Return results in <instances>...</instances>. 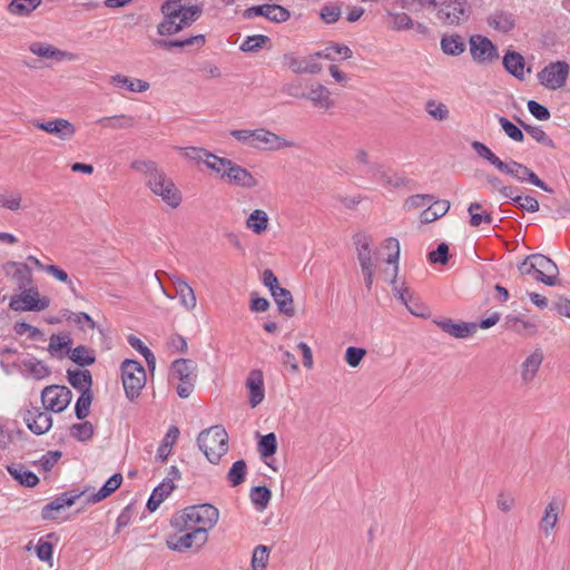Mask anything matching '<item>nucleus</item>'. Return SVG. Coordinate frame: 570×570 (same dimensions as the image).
Segmentation results:
<instances>
[{
    "instance_id": "f257e3e1",
    "label": "nucleus",
    "mask_w": 570,
    "mask_h": 570,
    "mask_svg": "<svg viewBox=\"0 0 570 570\" xmlns=\"http://www.w3.org/2000/svg\"><path fill=\"white\" fill-rule=\"evenodd\" d=\"M163 20L157 26L159 36H174L196 22L204 12L202 3L191 0H166L160 8Z\"/></svg>"
},
{
    "instance_id": "f03ea898",
    "label": "nucleus",
    "mask_w": 570,
    "mask_h": 570,
    "mask_svg": "<svg viewBox=\"0 0 570 570\" xmlns=\"http://www.w3.org/2000/svg\"><path fill=\"white\" fill-rule=\"evenodd\" d=\"M131 168L145 174L146 185L157 196H159L164 203L171 208H177L183 196L180 190L176 187L171 178L161 170L157 163L153 160H135L131 163Z\"/></svg>"
},
{
    "instance_id": "7ed1b4c3",
    "label": "nucleus",
    "mask_w": 570,
    "mask_h": 570,
    "mask_svg": "<svg viewBox=\"0 0 570 570\" xmlns=\"http://www.w3.org/2000/svg\"><path fill=\"white\" fill-rule=\"evenodd\" d=\"M219 519V511L210 503L190 505L176 512L170 518V525L175 530H184L186 527L205 528V533L213 529Z\"/></svg>"
},
{
    "instance_id": "20e7f679",
    "label": "nucleus",
    "mask_w": 570,
    "mask_h": 570,
    "mask_svg": "<svg viewBox=\"0 0 570 570\" xmlns=\"http://www.w3.org/2000/svg\"><path fill=\"white\" fill-rule=\"evenodd\" d=\"M197 445L210 463L217 464L228 451V434L223 425L210 426L198 434Z\"/></svg>"
},
{
    "instance_id": "39448f33",
    "label": "nucleus",
    "mask_w": 570,
    "mask_h": 570,
    "mask_svg": "<svg viewBox=\"0 0 570 570\" xmlns=\"http://www.w3.org/2000/svg\"><path fill=\"white\" fill-rule=\"evenodd\" d=\"M120 371L126 397L132 402L140 396L146 384L145 367L137 360L126 358L121 363Z\"/></svg>"
},
{
    "instance_id": "423d86ee",
    "label": "nucleus",
    "mask_w": 570,
    "mask_h": 570,
    "mask_svg": "<svg viewBox=\"0 0 570 570\" xmlns=\"http://www.w3.org/2000/svg\"><path fill=\"white\" fill-rule=\"evenodd\" d=\"M205 528L186 527L184 530H176L184 534H170L166 538V546L169 550L184 553L187 550H199L208 541V534L205 533Z\"/></svg>"
},
{
    "instance_id": "0eeeda50",
    "label": "nucleus",
    "mask_w": 570,
    "mask_h": 570,
    "mask_svg": "<svg viewBox=\"0 0 570 570\" xmlns=\"http://www.w3.org/2000/svg\"><path fill=\"white\" fill-rule=\"evenodd\" d=\"M170 379L179 381L177 394L181 399H187L193 393L197 379L195 363L188 358L175 360L171 363Z\"/></svg>"
},
{
    "instance_id": "6e6552de",
    "label": "nucleus",
    "mask_w": 570,
    "mask_h": 570,
    "mask_svg": "<svg viewBox=\"0 0 570 570\" xmlns=\"http://www.w3.org/2000/svg\"><path fill=\"white\" fill-rule=\"evenodd\" d=\"M472 7L468 0H443L436 8V18L445 26H460L468 21Z\"/></svg>"
},
{
    "instance_id": "1a4fd4ad",
    "label": "nucleus",
    "mask_w": 570,
    "mask_h": 570,
    "mask_svg": "<svg viewBox=\"0 0 570 570\" xmlns=\"http://www.w3.org/2000/svg\"><path fill=\"white\" fill-rule=\"evenodd\" d=\"M21 294L10 297L9 307L16 312H40L49 306L47 297H40L37 287L20 288Z\"/></svg>"
},
{
    "instance_id": "9d476101",
    "label": "nucleus",
    "mask_w": 570,
    "mask_h": 570,
    "mask_svg": "<svg viewBox=\"0 0 570 570\" xmlns=\"http://www.w3.org/2000/svg\"><path fill=\"white\" fill-rule=\"evenodd\" d=\"M72 392L65 385H49L41 392V401L46 411L60 413L70 404Z\"/></svg>"
},
{
    "instance_id": "9b49d317",
    "label": "nucleus",
    "mask_w": 570,
    "mask_h": 570,
    "mask_svg": "<svg viewBox=\"0 0 570 570\" xmlns=\"http://www.w3.org/2000/svg\"><path fill=\"white\" fill-rule=\"evenodd\" d=\"M569 69L566 61L550 62L538 73V80L547 89L557 90L566 85Z\"/></svg>"
},
{
    "instance_id": "f8f14e48",
    "label": "nucleus",
    "mask_w": 570,
    "mask_h": 570,
    "mask_svg": "<svg viewBox=\"0 0 570 570\" xmlns=\"http://www.w3.org/2000/svg\"><path fill=\"white\" fill-rule=\"evenodd\" d=\"M469 45L470 55L479 65L490 63L499 58L498 47L485 36H471Z\"/></svg>"
},
{
    "instance_id": "ddd939ff",
    "label": "nucleus",
    "mask_w": 570,
    "mask_h": 570,
    "mask_svg": "<svg viewBox=\"0 0 570 570\" xmlns=\"http://www.w3.org/2000/svg\"><path fill=\"white\" fill-rule=\"evenodd\" d=\"M155 45L164 50L179 48L185 50V52L191 53L200 50L206 45V37L203 33H198L175 39H159Z\"/></svg>"
},
{
    "instance_id": "4468645a",
    "label": "nucleus",
    "mask_w": 570,
    "mask_h": 570,
    "mask_svg": "<svg viewBox=\"0 0 570 570\" xmlns=\"http://www.w3.org/2000/svg\"><path fill=\"white\" fill-rule=\"evenodd\" d=\"M22 419L27 428L36 435H42L52 426V417L48 411L31 406L23 412Z\"/></svg>"
},
{
    "instance_id": "2eb2a0df",
    "label": "nucleus",
    "mask_w": 570,
    "mask_h": 570,
    "mask_svg": "<svg viewBox=\"0 0 570 570\" xmlns=\"http://www.w3.org/2000/svg\"><path fill=\"white\" fill-rule=\"evenodd\" d=\"M36 128L43 130L61 140H70L76 135V127L72 122L63 118H56L48 121L32 120Z\"/></svg>"
},
{
    "instance_id": "dca6fc26",
    "label": "nucleus",
    "mask_w": 570,
    "mask_h": 570,
    "mask_svg": "<svg viewBox=\"0 0 570 570\" xmlns=\"http://www.w3.org/2000/svg\"><path fill=\"white\" fill-rule=\"evenodd\" d=\"M293 146V141L286 140L277 134L264 128L254 130V142H250V147L263 148L266 150H279Z\"/></svg>"
},
{
    "instance_id": "f3484780",
    "label": "nucleus",
    "mask_w": 570,
    "mask_h": 570,
    "mask_svg": "<svg viewBox=\"0 0 570 570\" xmlns=\"http://www.w3.org/2000/svg\"><path fill=\"white\" fill-rule=\"evenodd\" d=\"M265 17L273 22H285L289 19V10L276 3L253 6L244 11L245 18Z\"/></svg>"
},
{
    "instance_id": "a211bd4d",
    "label": "nucleus",
    "mask_w": 570,
    "mask_h": 570,
    "mask_svg": "<svg viewBox=\"0 0 570 570\" xmlns=\"http://www.w3.org/2000/svg\"><path fill=\"white\" fill-rule=\"evenodd\" d=\"M83 493V491L76 490H69L60 493L58 497L42 507V520H55V512H58L66 507H71Z\"/></svg>"
},
{
    "instance_id": "6ab92c4d",
    "label": "nucleus",
    "mask_w": 570,
    "mask_h": 570,
    "mask_svg": "<svg viewBox=\"0 0 570 570\" xmlns=\"http://www.w3.org/2000/svg\"><path fill=\"white\" fill-rule=\"evenodd\" d=\"M225 165H228L229 167H227V171H225L224 178H227L229 184L248 189L258 185V180L246 168L234 161H225Z\"/></svg>"
},
{
    "instance_id": "aec40b11",
    "label": "nucleus",
    "mask_w": 570,
    "mask_h": 570,
    "mask_svg": "<svg viewBox=\"0 0 570 570\" xmlns=\"http://www.w3.org/2000/svg\"><path fill=\"white\" fill-rule=\"evenodd\" d=\"M531 258L534 259V266L538 267V274L534 275V279L548 286L556 285L558 276L557 265L542 254H532Z\"/></svg>"
},
{
    "instance_id": "412c9836",
    "label": "nucleus",
    "mask_w": 570,
    "mask_h": 570,
    "mask_svg": "<svg viewBox=\"0 0 570 570\" xmlns=\"http://www.w3.org/2000/svg\"><path fill=\"white\" fill-rule=\"evenodd\" d=\"M434 323L443 332L450 334L455 338L470 337L476 332L478 328V325L474 322H454L452 318L435 320Z\"/></svg>"
},
{
    "instance_id": "4be33fe9",
    "label": "nucleus",
    "mask_w": 570,
    "mask_h": 570,
    "mask_svg": "<svg viewBox=\"0 0 570 570\" xmlns=\"http://www.w3.org/2000/svg\"><path fill=\"white\" fill-rule=\"evenodd\" d=\"M288 95L309 100L315 107L328 110L334 106V101L331 98V91L323 85L317 83L315 87H312L307 94L292 92L288 91Z\"/></svg>"
},
{
    "instance_id": "5701e85b",
    "label": "nucleus",
    "mask_w": 570,
    "mask_h": 570,
    "mask_svg": "<svg viewBox=\"0 0 570 570\" xmlns=\"http://www.w3.org/2000/svg\"><path fill=\"white\" fill-rule=\"evenodd\" d=\"M30 52L38 57H42L46 59H56V60H75L76 55L69 51L60 50L49 43L36 41L30 43L29 46Z\"/></svg>"
},
{
    "instance_id": "b1692460",
    "label": "nucleus",
    "mask_w": 570,
    "mask_h": 570,
    "mask_svg": "<svg viewBox=\"0 0 570 570\" xmlns=\"http://www.w3.org/2000/svg\"><path fill=\"white\" fill-rule=\"evenodd\" d=\"M367 173L384 186H391L393 188L404 186L407 181L406 178L397 176L392 169H386L380 164L370 165Z\"/></svg>"
},
{
    "instance_id": "393cba45",
    "label": "nucleus",
    "mask_w": 570,
    "mask_h": 570,
    "mask_svg": "<svg viewBox=\"0 0 570 570\" xmlns=\"http://www.w3.org/2000/svg\"><path fill=\"white\" fill-rule=\"evenodd\" d=\"M173 284L175 287L176 297H178L180 305L187 311H193L197 304L195 291L184 277L178 275L173 277Z\"/></svg>"
},
{
    "instance_id": "a878e982",
    "label": "nucleus",
    "mask_w": 570,
    "mask_h": 570,
    "mask_svg": "<svg viewBox=\"0 0 570 570\" xmlns=\"http://www.w3.org/2000/svg\"><path fill=\"white\" fill-rule=\"evenodd\" d=\"M3 269L7 276H10L18 282L19 288L31 286L32 273L26 263L7 262L3 265Z\"/></svg>"
},
{
    "instance_id": "bb28decb",
    "label": "nucleus",
    "mask_w": 570,
    "mask_h": 570,
    "mask_svg": "<svg viewBox=\"0 0 570 570\" xmlns=\"http://www.w3.org/2000/svg\"><path fill=\"white\" fill-rule=\"evenodd\" d=\"M563 505L562 503L553 498L546 507L543 511V515L539 522V529L544 533L546 537H549L559 518V513L562 511Z\"/></svg>"
},
{
    "instance_id": "cd10ccee",
    "label": "nucleus",
    "mask_w": 570,
    "mask_h": 570,
    "mask_svg": "<svg viewBox=\"0 0 570 570\" xmlns=\"http://www.w3.org/2000/svg\"><path fill=\"white\" fill-rule=\"evenodd\" d=\"M283 62L294 73H311L316 75L322 71V65L315 61H306L296 57L293 52L284 53Z\"/></svg>"
},
{
    "instance_id": "c85d7f7f",
    "label": "nucleus",
    "mask_w": 570,
    "mask_h": 570,
    "mask_svg": "<svg viewBox=\"0 0 570 570\" xmlns=\"http://www.w3.org/2000/svg\"><path fill=\"white\" fill-rule=\"evenodd\" d=\"M246 387L249 392V404L252 407H256L263 402L265 396L262 371L253 370L249 372L246 380Z\"/></svg>"
},
{
    "instance_id": "c756f323",
    "label": "nucleus",
    "mask_w": 570,
    "mask_h": 570,
    "mask_svg": "<svg viewBox=\"0 0 570 570\" xmlns=\"http://www.w3.org/2000/svg\"><path fill=\"white\" fill-rule=\"evenodd\" d=\"M488 24L494 30L508 33L515 27L514 14L510 11L498 9L487 18Z\"/></svg>"
},
{
    "instance_id": "7c9ffc66",
    "label": "nucleus",
    "mask_w": 570,
    "mask_h": 570,
    "mask_svg": "<svg viewBox=\"0 0 570 570\" xmlns=\"http://www.w3.org/2000/svg\"><path fill=\"white\" fill-rule=\"evenodd\" d=\"M109 83L115 88L125 89L129 92H145L149 89V82L117 73L110 77Z\"/></svg>"
},
{
    "instance_id": "2f4dec72",
    "label": "nucleus",
    "mask_w": 570,
    "mask_h": 570,
    "mask_svg": "<svg viewBox=\"0 0 570 570\" xmlns=\"http://www.w3.org/2000/svg\"><path fill=\"white\" fill-rule=\"evenodd\" d=\"M176 489L174 483H170V480H163L158 485L154 488L151 494L149 495L146 508L149 512H155L159 505L165 501V499L171 494V492Z\"/></svg>"
},
{
    "instance_id": "473e14b6",
    "label": "nucleus",
    "mask_w": 570,
    "mask_h": 570,
    "mask_svg": "<svg viewBox=\"0 0 570 570\" xmlns=\"http://www.w3.org/2000/svg\"><path fill=\"white\" fill-rule=\"evenodd\" d=\"M502 63L507 72L519 80L524 79V66L525 61L521 53L508 50L503 56Z\"/></svg>"
},
{
    "instance_id": "72a5a7b5",
    "label": "nucleus",
    "mask_w": 570,
    "mask_h": 570,
    "mask_svg": "<svg viewBox=\"0 0 570 570\" xmlns=\"http://www.w3.org/2000/svg\"><path fill=\"white\" fill-rule=\"evenodd\" d=\"M69 384L80 393L91 392L92 376L89 370H68Z\"/></svg>"
},
{
    "instance_id": "f704fd0d",
    "label": "nucleus",
    "mask_w": 570,
    "mask_h": 570,
    "mask_svg": "<svg viewBox=\"0 0 570 570\" xmlns=\"http://www.w3.org/2000/svg\"><path fill=\"white\" fill-rule=\"evenodd\" d=\"M271 295L275 301L279 313L287 317H293L295 315L293 295L288 289L278 287L273 289Z\"/></svg>"
},
{
    "instance_id": "c9c22d12",
    "label": "nucleus",
    "mask_w": 570,
    "mask_h": 570,
    "mask_svg": "<svg viewBox=\"0 0 570 570\" xmlns=\"http://www.w3.org/2000/svg\"><path fill=\"white\" fill-rule=\"evenodd\" d=\"M179 429L176 425H171L163 438L156 453V460L164 463L167 461L171 453L173 446L179 438Z\"/></svg>"
},
{
    "instance_id": "e433bc0d",
    "label": "nucleus",
    "mask_w": 570,
    "mask_h": 570,
    "mask_svg": "<svg viewBox=\"0 0 570 570\" xmlns=\"http://www.w3.org/2000/svg\"><path fill=\"white\" fill-rule=\"evenodd\" d=\"M429 204H430V206L426 209H424L420 215L421 223H423V224L432 223V222L441 218L450 209L449 200H444V199L436 200L433 197V200L429 202Z\"/></svg>"
},
{
    "instance_id": "4c0bfd02",
    "label": "nucleus",
    "mask_w": 570,
    "mask_h": 570,
    "mask_svg": "<svg viewBox=\"0 0 570 570\" xmlns=\"http://www.w3.org/2000/svg\"><path fill=\"white\" fill-rule=\"evenodd\" d=\"M335 55H338L342 57V59H350L353 56V51L351 48L343 43L332 42L327 47H325L323 50L316 51L314 55H312V58H322L330 61L336 60Z\"/></svg>"
},
{
    "instance_id": "58836bf2",
    "label": "nucleus",
    "mask_w": 570,
    "mask_h": 570,
    "mask_svg": "<svg viewBox=\"0 0 570 570\" xmlns=\"http://www.w3.org/2000/svg\"><path fill=\"white\" fill-rule=\"evenodd\" d=\"M440 46L446 56L456 57L465 51V42L458 33L442 36Z\"/></svg>"
},
{
    "instance_id": "ea45409f",
    "label": "nucleus",
    "mask_w": 570,
    "mask_h": 570,
    "mask_svg": "<svg viewBox=\"0 0 570 570\" xmlns=\"http://www.w3.org/2000/svg\"><path fill=\"white\" fill-rule=\"evenodd\" d=\"M542 361L543 354L539 350L534 351L523 361L521 365V377L525 383L531 382L534 379Z\"/></svg>"
},
{
    "instance_id": "a19ab883",
    "label": "nucleus",
    "mask_w": 570,
    "mask_h": 570,
    "mask_svg": "<svg viewBox=\"0 0 570 570\" xmlns=\"http://www.w3.org/2000/svg\"><path fill=\"white\" fill-rule=\"evenodd\" d=\"M8 472L23 487L33 488L39 483V478L36 473L30 470H26L21 464H12L8 466Z\"/></svg>"
},
{
    "instance_id": "79ce46f5",
    "label": "nucleus",
    "mask_w": 570,
    "mask_h": 570,
    "mask_svg": "<svg viewBox=\"0 0 570 570\" xmlns=\"http://www.w3.org/2000/svg\"><path fill=\"white\" fill-rule=\"evenodd\" d=\"M42 3V0H11L7 7L10 14L28 17Z\"/></svg>"
},
{
    "instance_id": "37998d69",
    "label": "nucleus",
    "mask_w": 570,
    "mask_h": 570,
    "mask_svg": "<svg viewBox=\"0 0 570 570\" xmlns=\"http://www.w3.org/2000/svg\"><path fill=\"white\" fill-rule=\"evenodd\" d=\"M246 226L254 234L261 235L267 229L268 215L263 209H255L246 219Z\"/></svg>"
},
{
    "instance_id": "c03bdc74",
    "label": "nucleus",
    "mask_w": 570,
    "mask_h": 570,
    "mask_svg": "<svg viewBox=\"0 0 570 570\" xmlns=\"http://www.w3.org/2000/svg\"><path fill=\"white\" fill-rule=\"evenodd\" d=\"M472 149L475 154L494 166L499 171L501 167H505V161L501 160L485 144L474 140L471 142Z\"/></svg>"
},
{
    "instance_id": "a18cd8bd",
    "label": "nucleus",
    "mask_w": 570,
    "mask_h": 570,
    "mask_svg": "<svg viewBox=\"0 0 570 570\" xmlns=\"http://www.w3.org/2000/svg\"><path fill=\"white\" fill-rule=\"evenodd\" d=\"M249 498L253 505L258 511H263L267 508L272 499V491L265 485H256L250 489Z\"/></svg>"
},
{
    "instance_id": "49530a36",
    "label": "nucleus",
    "mask_w": 570,
    "mask_h": 570,
    "mask_svg": "<svg viewBox=\"0 0 570 570\" xmlns=\"http://www.w3.org/2000/svg\"><path fill=\"white\" fill-rule=\"evenodd\" d=\"M517 121L520 124L523 130H525L535 141L551 149H556L557 146L554 141L546 134V131L540 126L528 125L520 118H517Z\"/></svg>"
},
{
    "instance_id": "de8ad7c7",
    "label": "nucleus",
    "mask_w": 570,
    "mask_h": 570,
    "mask_svg": "<svg viewBox=\"0 0 570 570\" xmlns=\"http://www.w3.org/2000/svg\"><path fill=\"white\" fill-rule=\"evenodd\" d=\"M96 122L104 128L125 129L132 127L134 119L127 115H116L111 117H101L97 119Z\"/></svg>"
},
{
    "instance_id": "09e8293b",
    "label": "nucleus",
    "mask_w": 570,
    "mask_h": 570,
    "mask_svg": "<svg viewBox=\"0 0 570 570\" xmlns=\"http://www.w3.org/2000/svg\"><path fill=\"white\" fill-rule=\"evenodd\" d=\"M69 357L79 366H89L96 362V355L94 351L89 350L85 345H78L72 348L69 353Z\"/></svg>"
},
{
    "instance_id": "8fccbe9b",
    "label": "nucleus",
    "mask_w": 570,
    "mask_h": 570,
    "mask_svg": "<svg viewBox=\"0 0 570 570\" xmlns=\"http://www.w3.org/2000/svg\"><path fill=\"white\" fill-rule=\"evenodd\" d=\"M22 365L36 380H42L50 375V368L45 364V362L35 357L23 360Z\"/></svg>"
},
{
    "instance_id": "3c124183",
    "label": "nucleus",
    "mask_w": 570,
    "mask_h": 570,
    "mask_svg": "<svg viewBox=\"0 0 570 570\" xmlns=\"http://www.w3.org/2000/svg\"><path fill=\"white\" fill-rule=\"evenodd\" d=\"M384 248L390 252V254L386 258V263L394 265V275H393V278L391 279V283L393 285H395L396 274L399 271L397 263H399V258H400V243L395 237H389L384 240Z\"/></svg>"
},
{
    "instance_id": "603ef678",
    "label": "nucleus",
    "mask_w": 570,
    "mask_h": 570,
    "mask_svg": "<svg viewBox=\"0 0 570 570\" xmlns=\"http://www.w3.org/2000/svg\"><path fill=\"white\" fill-rule=\"evenodd\" d=\"M257 450L262 458H271L277 451V438L274 432L262 435L257 443Z\"/></svg>"
},
{
    "instance_id": "864d4df0",
    "label": "nucleus",
    "mask_w": 570,
    "mask_h": 570,
    "mask_svg": "<svg viewBox=\"0 0 570 570\" xmlns=\"http://www.w3.org/2000/svg\"><path fill=\"white\" fill-rule=\"evenodd\" d=\"M70 435L79 442L89 441L95 433V428L91 422L83 421L81 423H73L70 428Z\"/></svg>"
},
{
    "instance_id": "5fc2aeb1",
    "label": "nucleus",
    "mask_w": 570,
    "mask_h": 570,
    "mask_svg": "<svg viewBox=\"0 0 570 570\" xmlns=\"http://www.w3.org/2000/svg\"><path fill=\"white\" fill-rule=\"evenodd\" d=\"M387 17L390 18L389 27L392 30L401 31L413 28L414 21L412 18L405 12H392L387 11Z\"/></svg>"
},
{
    "instance_id": "6e6d98bb",
    "label": "nucleus",
    "mask_w": 570,
    "mask_h": 570,
    "mask_svg": "<svg viewBox=\"0 0 570 570\" xmlns=\"http://www.w3.org/2000/svg\"><path fill=\"white\" fill-rule=\"evenodd\" d=\"M269 42H271L269 37L265 36V35L248 36L242 42L239 49L243 52H256Z\"/></svg>"
},
{
    "instance_id": "4d7b16f0",
    "label": "nucleus",
    "mask_w": 570,
    "mask_h": 570,
    "mask_svg": "<svg viewBox=\"0 0 570 570\" xmlns=\"http://www.w3.org/2000/svg\"><path fill=\"white\" fill-rule=\"evenodd\" d=\"M247 465L244 460L234 462L227 473V479L232 487H237L245 481Z\"/></svg>"
},
{
    "instance_id": "13d9d810",
    "label": "nucleus",
    "mask_w": 570,
    "mask_h": 570,
    "mask_svg": "<svg viewBox=\"0 0 570 570\" xmlns=\"http://www.w3.org/2000/svg\"><path fill=\"white\" fill-rule=\"evenodd\" d=\"M498 121L505 132V135L514 141L522 142L524 140V134L522 127H518L504 116H497Z\"/></svg>"
},
{
    "instance_id": "bf43d9fd",
    "label": "nucleus",
    "mask_w": 570,
    "mask_h": 570,
    "mask_svg": "<svg viewBox=\"0 0 570 570\" xmlns=\"http://www.w3.org/2000/svg\"><path fill=\"white\" fill-rule=\"evenodd\" d=\"M528 171L529 167L513 159L505 161V167L502 166L500 169V173L511 176L519 183H522Z\"/></svg>"
},
{
    "instance_id": "052dcab7",
    "label": "nucleus",
    "mask_w": 570,
    "mask_h": 570,
    "mask_svg": "<svg viewBox=\"0 0 570 570\" xmlns=\"http://www.w3.org/2000/svg\"><path fill=\"white\" fill-rule=\"evenodd\" d=\"M92 400V392L80 393L75 404V415L78 420H83L89 415Z\"/></svg>"
},
{
    "instance_id": "680f3d73",
    "label": "nucleus",
    "mask_w": 570,
    "mask_h": 570,
    "mask_svg": "<svg viewBox=\"0 0 570 570\" xmlns=\"http://www.w3.org/2000/svg\"><path fill=\"white\" fill-rule=\"evenodd\" d=\"M482 206L480 203H471L468 207L470 214V224L473 227H479L481 224H492L493 218L490 213L484 212L482 214L475 213L474 210L480 209Z\"/></svg>"
},
{
    "instance_id": "e2e57ef3",
    "label": "nucleus",
    "mask_w": 570,
    "mask_h": 570,
    "mask_svg": "<svg viewBox=\"0 0 570 570\" xmlns=\"http://www.w3.org/2000/svg\"><path fill=\"white\" fill-rule=\"evenodd\" d=\"M504 326L507 330L522 333L525 330H535V325L531 322L522 320L518 315L509 314L504 318Z\"/></svg>"
},
{
    "instance_id": "0e129e2a",
    "label": "nucleus",
    "mask_w": 570,
    "mask_h": 570,
    "mask_svg": "<svg viewBox=\"0 0 570 570\" xmlns=\"http://www.w3.org/2000/svg\"><path fill=\"white\" fill-rule=\"evenodd\" d=\"M396 3L412 12H419L428 8H438L439 2L436 0H395Z\"/></svg>"
},
{
    "instance_id": "69168bd1",
    "label": "nucleus",
    "mask_w": 570,
    "mask_h": 570,
    "mask_svg": "<svg viewBox=\"0 0 570 570\" xmlns=\"http://www.w3.org/2000/svg\"><path fill=\"white\" fill-rule=\"evenodd\" d=\"M269 557V549L259 544L254 549L252 557V570H265Z\"/></svg>"
},
{
    "instance_id": "338daca9",
    "label": "nucleus",
    "mask_w": 570,
    "mask_h": 570,
    "mask_svg": "<svg viewBox=\"0 0 570 570\" xmlns=\"http://www.w3.org/2000/svg\"><path fill=\"white\" fill-rule=\"evenodd\" d=\"M63 316L68 322H72L77 325H79L81 328L83 325H87L89 328H95L97 326L96 322L92 320V317L86 313V312H71L66 309L63 313Z\"/></svg>"
},
{
    "instance_id": "774afa93",
    "label": "nucleus",
    "mask_w": 570,
    "mask_h": 570,
    "mask_svg": "<svg viewBox=\"0 0 570 570\" xmlns=\"http://www.w3.org/2000/svg\"><path fill=\"white\" fill-rule=\"evenodd\" d=\"M450 259V248L446 243H440L436 248L428 254V261L431 264H448Z\"/></svg>"
}]
</instances>
